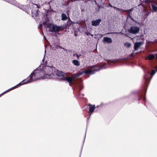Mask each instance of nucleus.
I'll list each match as a JSON object with an SVG mask.
<instances>
[{"mask_svg": "<svg viewBox=\"0 0 157 157\" xmlns=\"http://www.w3.org/2000/svg\"><path fill=\"white\" fill-rule=\"evenodd\" d=\"M61 20H62L63 21L66 20L67 18L66 14L64 13H63L61 14Z\"/></svg>", "mask_w": 157, "mask_h": 157, "instance_id": "20", "label": "nucleus"}, {"mask_svg": "<svg viewBox=\"0 0 157 157\" xmlns=\"http://www.w3.org/2000/svg\"><path fill=\"white\" fill-rule=\"evenodd\" d=\"M155 58L157 59V55L156 56Z\"/></svg>", "mask_w": 157, "mask_h": 157, "instance_id": "48", "label": "nucleus"}, {"mask_svg": "<svg viewBox=\"0 0 157 157\" xmlns=\"http://www.w3.org/2000/svg\"><path fill=\"white\" fill-rule=\"evenodd\" d=\"M77 35L76 34H75V36H76Z\"/></svg>", "mask_w": 157, "mask_h": 157, "instance_id": "47", "label": "nucleus"}, {"mask_svg": "<svg viewBox=\"0 0 157 157\" xmlns=\"http://www.w3.org/2000/svg\"><path fill=\"white\" fill-rule=\"evenodd\" d=\"M2 95L1 94H0V97H1Z\"/></svg>", "mask_w": 157, "mask_h": 157, "instance_id": "49", "label": "nucleus"}, {"mask_svg": "<svg viewBox=\"0 0 157 157\" xmlns=\"http://www.w3.org/2000/svg\"><path fill=\"white\" fill-rule=\"evenodd\" d=\"M109 6H110V7H112V8H113V6L112 5H111V4H110L109 5Z\"/></svg>", "mask_w": 157, "mask_h": 157, "instance_id": "39", "label": "nucleus"}, {"mask_svg": "<svg viewBox=\"0 0 157 157\" xmlns=\"http://www.w3.org/2000/svg\"><path fill=\"white\" fill-rule=\"evenodd\" d=\"M46 69L47 71L49 73L46 75L45 77L50 79L56 78V76L58 77H64L65 73L62 71L57 70L53 66H47L46 67Z\"/></svg>", "mask_w": 157, "mask_h": 157, "instance_id": "2", "label": "nucleus"}, {"mask_svg": "<svg viewBox=\"0 0 157 157\" xmlns=\"http://www.w3.org/2000/svg\"><path fill=\"white\" fill-rule=\"evenodd\" d=\"M4 94H5V92H3V93L1 94L2 95H3Z\"/></svg>", "mask_w": 157, "mask_h": 157, "instance_id": "42", "label": "nucleus"}, {"mask_svg": "<svg viewBox=\"0 0 157 157\" xmlns=\"http://www.w3.org/2000/svg\"><path fill=\"white\" fill-rule=\"evenodd\" d=\"M142 43V42H136L134 44V50L136 51L141 46Z\"/></svg>", "mask_w": 157, "mask_h": 157, "instance_id": "17", "label": "nucleus"}, {"mask_svg": "<svg viewBox=\"0 0 157 157\" xmlns=\"http://www.w3.org/2000/svg\"><path fill=\"white\" fill-rule=\"evenodd\" d=\"M13 87L7 90V91H8V92L10 91L11 90H13Z\"/></svg>", "mask_w": 157, "mask_h": 157, "instance_id": "31", "label": "nucleus"}, {"mask_svg": "<svg viewBox=\"0 0 157 157\" xmlns=\"http://www.w3.org/2000/svg\"><path fill=\"white\" fill-rule=\"evenodd\" d=\"M8 92V91H7V90L4 92H5V94L6 93H7Z\"/></svg>", "mask_w": 157, "mask_h": 157, "instance_id": "43", "label": "nucleus"}, {"mask_svg": "<svg viewBox=\"0 0 157 157\" xmlns=\"http://www.w3.org/2000/svg\"><path fill=\"white\" fill-rule=\"evenodd\" d=\"M103 42L104 43H110L113 41L111 38L109 37H104L103 40Z\"/></svg>", "mask_w": 157, "mask_h": 157, "instance_id": "16", "label": "nucleus"}, {"mask_svg": "<svg viewBox=\"0 0 157 157\" xmlns=\"http://www.w3.org/2000/svg\"><path fill=\"white\" fill-rule=\"evenodd\" d=\"M62 26H58L56 25L53 24L52 27L51 29V32H54L55 33H57L59 32L60 31L63 30V29H61Z\"/></svg>", "mask_w": 157, "mask_h": 157, "instance_id": "8", "label": "nucleus"}, {"mask_svg": "<svg viewBox=\"0 0 157 157\" xmlns=\"http://www.w3.org/2000/svg\"><path fill=\"white\" fill-rule=\"evenodd\" d=\"M147 89H146V90H145V95H144V97L143 98V99L145 101V99H146V98H145V95H146V92H147Z\"/></svg>", "mask_w": 157, "mask_h": 157, "instance_id": "29", "label": "nucleus"}, {"mask_svg": "<svg viewBox=\"0 0 157 157\" xmlns=\"http://www.w3.org/2000/svg\"><path fill=\"white\" fill-rule=\"evenodd\" d=\"M86 34L87 35H89L91 34V33L90 32H87V33H86Z\"/></svg>", "mask_w": 157, "mask_h": 157, "instance_id": "35", "label": "nucleus"}, {"mask_svg": "<svg viewBox=\"0 0 157 157\" xmlns=\"http://www.w3.org/2000/svg\"><path fill=\"white\" fill-rule=\"evenodd\" d=\"M72 63L76 66H79L80 65V63L78 60L74 59L72 61Z\"/></svg>", "mask_w": 157, "mask_h": 157, "instance_id": "18", "label": "nucleus"}, {"mask_svg": "<svg viewBox=\"0 0 157 157\" xmlns=\"http://www.w3.org/2000/svg\"><path fill=\"white\" fill-rule=\"evenodd\" d=\"M42 24H40V25H39V26H38V28H39L40 27H41L42 26Z\"/></svg>", "mask_w": 157, "mask_h": 157, "instance_id": "40", "label": "nucleus"}, {"mask_svg": "<svg viewBox=\"0 0 157 157\" xmlns=\"http://www.w3.org/2000/svg\"><path fill=\"white\" fill-rule=\"evenodd\" d=\"M91 67L93 68L94 69L93 70L88 69V70H90L91 71V73L92 74H90V75L94 74L96 71H99L101 69L105 68V67H104L103 66H99L95 65L91 66Z\"/></svg>", "mask_w": 157, "mask_h": 157, "instance_id": "6", "label": "nucleus"}, {"mask_svg": "<svg viewBox=\"0 0 157 157\" xmlns=\"http://www.w3.org/2000/svg\"><path fill=\"white\" fill-rule=\"evenodd\" d=\"M47 3L48 4H49L50 8H51V6H50V2H48L47 3L46 2L45 3Z\"/></svg>", "mask_w": 157, "mask_h": 157, "instance_id": "34", "label": "nucleus"}, {"mask_svg": "<svg viewBox=\"0 0 157 157\" xmlns=\"http://www.w3.org/2000/svg\"><path fill=\"white\" fill-rule=\"evenodd\" d=\"M53 25V24L50 23H48L47 25V27L49 28V30L50 31H51V28H52Z\"/></svg>", "mask_w": 157, "mask_h": 157, "instance_id": "23", "label": "nucleus"}, {"mask_svg": "<svg viewBox=\"0 0 157 157\" xmlns=\"http://www.w3.org/2000/svg\"><path fill=\"white\" fill-rule=\"evenodd\" d=\"M156 67H155V69L156 71L157 72V70H156Z\"/></svg>", "mask_w": 157, "mask_h": 157, "instance_id": "45", "label": "nucleus"}, {"mask_svg": "<svg viewBox=\"0 0 157 157\" xmlns=\"http://www.w3.org/2000/svg\"><path fill=\"white\" fill-rule=\"evenodd\" d=\"M83 87V85L82 84H79L78 86V88L79 90V95L80 94V91L82 90Z\"/></svg>", "mask_w": 157, "mask_h": 157, "instance_id": "21", "label": "nucleus"}, {"mask_svg": "<svg viewBox=\"0 0 157 157\" xmlns=\"http://www.w3.org/2000/svg\"><path fill=\"white\" fill-rule=\"evenodd\" d=\"M75 78L74 74L72 75L71 77H62L58 79L59 81H67L70 83H73V79Z\"/></svg>", "mask_w": 157, "mask_h": 157, "instance_id": "5", "label": "nucleus"}, {"mask_svg": "<svg viewBox=\"0 0 157 157\" xmlns=\"http://www.w3.org/2000/svg\"><path fill=\"white\" fill-rule=\"evenodd\" d=\"M94 2H95L96 3L95 1H94Z\"/></svg>", "mask_w": 157, "mask_h": 157, "instance_id": "52", "label": "nucleus"}, {"mask_svg": "<svg viewBox=\"0 0 157 157\" xmlns=\"http://www.w3.org/2000/svg\"><path fill=\"white\" fill-rule=\"evenodd\" d=\"M84 73L87 75H90V74L91 73V71L90 70L86 69L85 70L82 71L78 73H76L74 74L75 78L82 75V74Z\"/></svg>", "mask_w": 157, "mask_h": 157, "instance_id": "7", "label": "nucleus"}, {"mask_svg": "<svg viewBox=\"0 0 157 157\" xmlns=\"http://www.w3.org/2000/svg\"><path fill=\"white\" fill-rule=\"evenodd\" d=\"M83 96H84V94H82Z\"/></svg>", "mask_w": 157, "mask_h": 157, "instance_id": "51", "label": "nucleus"}, {"mask_svg": "<svg viewBox=\"0 0 157 157\" xmlns=\"http://www.w3.org/2000/svg\"><path fill=\"white\" fill-rule=\"evenodd\" d=\"M155 72L156 71L155 70H153L151 74H150L148 71L146 72L144 71L145 75L144 76V83L145 84H146L147 80L149 79V82L150 81L153 76L155 74Z\"/></svg>", "mask_w": 157, "mask_h": 157, "instance_id": "3", "label": "nucleus"}, {"mask_svg": "<svg viewBox=\"0 0 157 157\" xmlns=\"http://www.w3.org/2000/svg\"><path fill=\"white\" fill-rule=\"evenodd\" d=\"M78 22H77L76 23L78 24ZM76 23L75 22H74L71 21L70 18H69L68 21H67V22L65 24V28L66 29L67 27H69L71 26V25L75 24Z\"/></svg>", "mask_w": 157, "mask_h": 157, "instance_id": "14", "label": "nucleus"}, {"mask_svg": "<svg viewBox=\"0 0 157 157\" xmlns=\"http://www.w3.org/2000/svg\"><path fill=\"white\" fill-rule=\"evenodd\" d=\"M86 133H85V136H84V139H83V144H82V147L83 146V145L84 143V142L85 141V139L86 136Z\"/></svg>", "mask_w": 157, "mask_h": 157, "instance_id": "28", "label": "nucleus"}, {"mask_svg": "<svg viewBox=\"0 0 157 157\" xmlns=\"http://www.w3.org/2000/svg\"><path fill=\"white\" fill-rule=\"evenodd\" d=\"M99 106H98V105H97V106H96V107H97H97H99Z\"/></svg>", "mask_w": 157, "mask_h": 157, "instance_id": "50", "label": "nucleus"}, {"mask_svg": "<svg viewBox=\"0 0 157 157\" xmlns=\"http://www.w3.org/2000/svg\"><path fill=\"white\" fill-rule=\"evenodd\" d=\"M47 66H45L44 67V68L42 69H40V66L37 69H36L32 73L28 78L30 82L36 81L40 78V77L43 75L44 78H45L46 75L49 74V73L47 71L46 69V67Z\"/></svg>", "mask_w": 157, "mask_h": 157, "instance_id": "1", "label": "nucleus"}, {"mask_svg": "<svg viewBox=\"0 0 157 157\" xmlns=\"http://www.w3.org/2000/svg\"><path fill=\"white\" fill-rule=\"evenodd\" d=\"M118 11H123L124 12H126V10H123L121 8H119Z\"/></svg>", "mask_w": 157, "mask_h": 157, "instance_id": "27", "label": "nucleus"}, {"mask_svg": "<svg viewBox=\"0 0 157 157\" xmlns=\"http://www.w3.org/2000/svg\"><path fill=\"white\" fill-rule=\"evenodd\" d=\"M7 2L14 6H15L17 2L15 0H8Z\"/></svg>", "mask_w": 157, "mask_h": 157, "instance_id": "19", "label": "nucleus"}, {"mask_svg": "<svg viewBox=\"0 0 157 157\" xmlns=\"http://www.w3.org/2000/svg\"><path fill=\"white\" fill-rule=\"evenodd\" d=\"M101 21V19L100 18L95 20H93L91 21V25L93 26H97L99 25Z\"/></svg>", "mask_w": 157, "mask_h": 157, "instance_id": "12", "label": "nucleus"}, {"mask_svg": "<svg viewBox=\"0 0 157 157\" xmlns=\"http://www.w3.org/2000/svg\"><path fill=\"white\" fill-rule=\"evenodd\" d=\"M119 8H117L115 10L118 11L119 10Z\"/></svg>", "mask_w": 157, "mask_h": 157, "instance_id": "44", "label": "nucleus"}, {"mask_svg": "<svg viewBox=\"0 0 157 157\" xmlns=\"http://www.w3.org/2000/svg\"><path fill=\"white\" fill-rule=\"evenodd\" d=\"M124 45L127 48H129L131 46V44L129 42H126L124 44Z\"/></svg>", "mask_w": 157, "mask_h": 157, "instance_id": "24", "label": "nucleus"}, {"mask_svg": "<svg viewBox=\"0 0 157 157\" xmlns=\"http://www.w3.org/2000/svg\"><path fill=\"white\" fill-rule=\"evenodd\" d=\"M133 10L134 9L133 8H132L129 10H126V12L127 13V16L128 17L130 18L133 21L136 22V21L132 17V13L131 12L133 11Z\"/></svg>", "mask_w": 157, "mask_h": 157, "instance_id": "11", "label": "nucleus"}, {"mask_svg": "<svg viewBox=\"0 0 157 157\" xmlns=\"http://www.w3.org/2000/svg\"><path fill=\"white\" fill-rule=\"evenodd\" d=\"M29 80L28 79V78H27L26 79H24L23 80L22 82H20L17 85H16L14 86L13 87V88L14 89L18 87L24 85L27 83L30 82Z\"/></svg>", "mask_w": 157, "mask_h": 157, "instance_id": "10", "label": "nucleus"}, {"mask_svg": "<svg viewBox=\"0 0 157 157\" xmlns=\"http://www.w3.org/2000/svg\"><path fill=\"white\" fill-rule=\"evenodd\" d=\"M155 58V56L153 54L150 55L148 57V59L150 60H152Z\"/></svg>", "mask_w": 157, "mask_h": 157, "instance_id": "25", "label": "nucleus"}, {"mask_svg": "<svg viewBox=\"0 0 157 157\" xmlns=\"http://www.w3.org/2000/svg\"><path fill=\"white\" fill-rule=\"evenodd\" d=\"M75 56H76L77 57V58L78 59L79 57H80V56L79 55H78V54H76L75 55Z\"/></svg>", "mask_w": 157, "mask_h": 157, "instance_id": "33", "label": "nucleus"}, {"mask_svg": "<svg viewBox=\"0 0 157 157\" xmlns=\"http://www.w3.org/2000/svg\"><path fill=\"white\" fill-rule=\"evenodd\" d=\"M13 87L7 90V91H8V92L10 91L11 90H13Z\"/></svg>", "mask_w": 157, "mask_h": 157, "instance_id": "30", "label": "nucleus"}, {"mask_svg": "<svg viewBox=\"0 0 157 157\" xmlns=\"http://www.w3.org/2000/svg\"><path fill=\"white\" fill-rule=\"evenodd\" d=\"M43 37H44V38L46 40H47V39L46 38L45 36H43Z\"/></svg>", "mask_w": 157, "mask_h": 157, "instance_id": "38", "label": "nucleus"}, {"mask_svg": "<svg viewBox=\"0 0 157 157\" xmlns=\"http://www.w3.org/2000/svg\"><path fill=\"white\" fill-rule=\"evenodd\" d=\"M113 8L114 10H116L117 7L115 6H113Z\"/></svg>", "mask_w": 157, "mask_h": 157, "instance_id": "37", "label": "nucleus"}, {"mask_svg": "<svg viewBox=\"0 0 157 157\" xmlns=\"http://www.w3.org/2000/svg\"><path fill=\"white\" fill-rule=\"evenodd\" d=\"M137 95L139 98L136 100L139 101L141 98L142 97V95L141 93H140L138 94Z\"/></svg>", "mask_w": 157, "mask_h": 157, "instance_id": "26", "label": "nucleus"}, {"mask_svg": "<svg viewBox=\"0 0 157 157\" xmlns=\"http://www.w3.org/2000/svg\"><path fill=\"white\" fill-rule=\"evenodd\" d=\"M88 106H89V112H90V116L89 117V118L90 116L92 113H93L94 112V109L96 108V107H95V105H92L90 103L88 104Z\"/></svg>", "mask_w": 157, "mask_h": 157, "instance_id": "13", "label": "nucleus"}, {"mask_svg": "<svg viewBox=\"0 0 157 157\" xmlns=\"http://www.w3.org/2000/svg\"><path fill=\"white\" fill-rule=\"evenodd\" d=\"M33 5L32 6V10L31 11L33 15H34L36 17L38 15L39 12V9L40 8L41 6L40 5L33 3L32 2Z\"/></svg>", "mask_w": 157, "mask_h": 157, "instance_id": "4", "label": "nucleus"}, {"mask_svg": "<svg viewBox=\"0 0 157 157\" xmlns=\"http://www.w3.org/2000/svg\"><path fill=\"white\" fill-rule=\"evenodd\" d=\"M59 48H62V49H64V48H63L61 47V46H59Z\"/></svg>", "mask_w": 157, "mask_h": 157, "instance_id": "41", "label": "nucleus"}, {"mask_svg": "<svg viewBox=\"0 0 157 157\" xmlns=\"http://www.w3.org/2000/svg\"><path fill=\"white\" fill-rule=\"evenodd\" d=\"M46 52V49H45V54H44V57L45 56V53ZM44 58H43V59L42 60V61H43V62H44Z\"/></svg>", "mask_w": 157, "mask_h": 157, "instance_id": "32", "label": "nucleus"}, {"mask_svg": "<svg viewBox=\"0 0 157 157\" xmlns=\"http://www.w3.org/2000/svg\"><path fill=\"white\" fill-rule=\"evenodd\" d=\"M15 6L18 7L19 8H20L23 11H25L26 10V6L25 5L21 4L18 2L17 3Z\"/></svg>", "mask_w": 157, "mask_h": 157, "instance_id": "15", "label": "nucleus"}, {"mask_svg": "<svg viewBox=\"0 0 157 157\" xmlns=\"http://www.w3.org/2000/svg\"><path fill=\"white\" fill-rule=\"evenodd\" d=\"M90 35H91L92 36V37L94 35L93 34H90Z\"/></svg>", "mask_w": 157, "mask_h": 157, "instance_id": "46", "label": "nucleus"}, {"mask_svg": "<svg viewBox=\"0 0 157 157\" xmlns=\"http://www.w3.org/2000/svg\"><path fill=\"white\" fill-rule=\"evenodd\" d=\"M140 30V28L137 26H132L129 29V32L131 33L135 34L138 33Z\"/></svg>", "mask_w": 157, "mask_h": 157, "instance_id": "9", "label": "nucleus"}, {"mask_svg": "<svg viewBox=\"0 0 157 157\" xmlns=\"http://www.w3.org/2000/svg\"><path fill=\"white\" fill-rule=\"evenodd\" d=\"M43 24L44 25H46L47 24V22L46 21H44L43 22Z\"/></svg>", "mask_w": 157, "mask_h": 157, "instance_id": "36", "label": "nucleus"}, {"mask_svg": "<svg viewBox=\"0 0 157 157\" xmlns=\"http://www.w3.org/2000/svg\"><path fill=\"white\" fill-rule=\"evenodd\" d=\"M151 7L153 10V12H155L157 11V7L155 5L152 4Z\"/></svg>", "mask_w": 157, "mask_h": 157, "instance_id": "22", "label": "nucleus"}]
</instances>
